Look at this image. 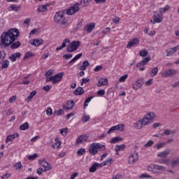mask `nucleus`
I'll return each mask as SVG.
<instances>
[{
    "label": "nucleus",
    "instance_id": "obj_18",
    "mask_svg": "<svg viewBox=\"0 0 179 179\" xmlns=\"http://www.w3.org/2000/svg\"><path fill=\"white\" fill-rule=\"evenodd\" d=\"M171 150L170 149H166L162 152H159L157 156V157H162V159H166L169 155H170Z\"/></svg>",
    "mask_w": 179,
    "mask_h": 179
},
{
    "label": "nucleus",
    "instance_id": "obj_62",
    "mask_svg": "<svg viewBox=\"0 0 179 179\" xmlns=\"http://www.w3.org/2000/svg\"><path fill=\"white\" fill-rule=\"evenodd\" d=\"M96 94H98V96H104V94H106V90H101L97 91Z\"/></svg>",
    "mask_w": 179,
    "mask_h": 179
},
{
    "label": "nucleus",
    "instance_id": "obj_30",
    "mask_svg": "<svg viewBox=\"0 0 179 179\" xmlns=\"http://www.w3.org/2000/svg\"><path fill=\"white\" fill-rule=\"evenodd\" d=\"M113 164V158H108L106 161L101 163V167H104V166H110V164Z\"/></svg>",
    "mask_w": 179,
    "mask_h": 179
},
{
    "label": "nucleus",
    "instance_id": "obj_14",
    "mask_svg": "<svg viewBox=\"0 0 179 179\" xmlns=\"http://www.w3.org/2000/svg\"><path fill=\"white\" fill-rule=\"evenodd\" d=\"M139 158L138 155V152H133L129 155V164H133V163H135V162H138V159Z\"/></svg>",
    "mask_w": 179,
    "mask_h": 179
},
{
    "label": "nucleus",
    "instance_id": "obj_21",
    "mask_svg": "<svg viewBox=\"0 0 179 179\" xmlns=\"http://www.w3.org/2000/svg\"><path fill=\"white\" fill-rule=\"evenodd\" d=\"M150 57H145L144 59H143L141 62H138L136 64L137 68H141V66L147 65V64L150 61Z\"/></svg>",
    "mask_w": 179,
    "mask_h": 179
},
{
    "label": "nucleus",
    "instance_id": "obj_16",
    "mask_svg": "<svg viewBox=\"0 0 179 179\" xmlns=\"http://www.w3.org/2000/svg\"><path fill=\"white\" fill-rule=\"evenodd\" d=\"M138 44H139V38H136L131 39L127 43V48H132V47H135Z\"/></svg>",
    "mask_w": 179,
    "mask_h": 179
},
{
    "label": "nucleus",
    "instance_id": "obj_54",
    "mask_svg": "<svg viewBox=\"0 0 179 179\" xmlns=\"http://www.w3.org/2000/svg\"><path fill=\"white\" fill-rule=\"evenodd\" d=\"M38 156V155H37V154H34V155H29L28 156V157H27V159H28V160H31V161H33V160H34L35 159H37V157Z\"/></svg>",
    "mask_w": 179,
    "mask_h": 179
},
{
    "label": "nucleus",
    "instance_id": "obj_44",
    "mask_svg": "<svg viewBox=\"0 0 179 179\" xmlns=\"http://www.w3.org/2000/svg\"><path fill=\"white\" fill-rule=\"evenodd\" d=\"M61 145H62V142L61 141H57L55 144L52 145V149H58L60 148Z\"/></svg>",
    "mask_w": 179,
    "mask_h": 179
},
{
    "label": "nucleus",
    "instance_id": "obj_59",
    "mask_svg": "<svg viewBox=\"0 0 179 179\" xmlns=\"http://www.w3.org/2000/svg\"><path fill=\"white\" fill-rule=\"evenodd\" d=\"M46 115H48V117H51V115H52V108H48L46 110Z\"/></svg>",
    "mask_w": 179,
    "mask_h": 179
},
{
    "label": "nucleus",
    "instance_id": "obj_19",
    "mask_svg": "<svg viewBox=\"0 0 179 179\" xmlns=\"http://www.w3.org/2000/svg\"><path fill=\"white\" fill-rule=\"evenodd\" d=\"M107 85H108V79L101 78L98 80V87H101V86H107Z\"/></svg>",
    "mask_w": 179,
    "mask_h": 179
},
{
    "label": "nucleus",
    "instance_id": "obj_64",
    "mask_svg": "<svg viewBox=\"0 0 179 179\" xmlns=\"http://www.w3.org/2000/svg\"><path fill=\"white\" fill-rule=\"evenodd\" d=\"M121 177H122V175L119 173H117L115 176H113L112 179H120Z\"/></svg>",
    "mask_w": 179,
    "mask_h": 179
},
{
    "label": "nucleus",
    "instance_id": "obj_51",
    "mask_svg": "<svg viewBox=\"0 0 179 179\" xmlns=\"http://www.w3.org/2000/svg\"><path fill=\"white\" fill-rule=\"evenodd\" d=\"M127 79H128V74H125L122 76H121L119 78V82H120L121 83H122L123 82H125V80H127Z\"/></svg>",
    "mask_w": 179,
    "mask_h": 179
},
{
    "label": "nucleus",
    "instance_id": "obj_43",
    "mask_svg": "<svg viewBox=\"0 0 179 179\" xmlns=\"http://www.w3.org/2000/svg\"><path fill=\"white\" fill-rule=\"evenodd\" d=\"M47 6H39L37 10L39 13H41L43 12H45V10H47Z\"/></svg>",
    "mask_w": 179,
    "mask_h": 179
},
{
    "label": "nucleus",
    "instance_id": "obj_56",
    "mask_svg": "<svg viewBox=\"0 0 179 179\" xmlns=\"http://www.w3.org/2000/svg\"><path fill=\"white\" fill-rule=\"evenodd\" d=\"M162 134H164V135H166V136H169V135H171V134H174V131L173 130L166 129Z\"/></svg>",
    "mask_w": 179,
    "mask_h": 179
},
{
    "label": "nucleus",
    "instance_id": "obj_42",
    "mask_svg": "<svg viewBox=\"0 0 179 179\" xmlns=\"http://www.w3.org/2000/svg\"><path fill=\"white\" fill-rule=\"evenodd\" d=\"M32 57H34V53L29 51L25 53L23 59H29V58H31Z\"/></svg>",
    "mask_w": 179,
    "mask_h": 179
},
{
    "label": "nucleus",
    "instance_id": "obj_40",
    "mask_svg": "<svg viewBox=\"0 0 179 179\" xmlns=\"http://www.w3.org/2000/svg\"><path fill=\"white\" fill-rule=\"evenodd\" d=\"M36 94H37V91L36 90L32 91L30 93L29 96L26 98L25 101H30V100H31V99H33V97L36 96Z\"/></svg>",
    "mask_w": 179,
    "mask_h": 179
},
{
    "label": "nucleus",
    "instance_id": "obj_58",
    "mask_svg": "<svg viewBox=\"0 0 179 179\" xmlns=\"http://www.w3.org/2000/svg\"><path fill=\"white\" fill-rule=\"evenodd\" d=\"M53 73H54V70H52V69L48 70V71L45 73V76L46 79H47L48 78H50V76H51V75H52Z\"/></svg>",
    "mask_w": 179,
    "mask_h": 179
},
{
    "label": "nucleus",
    "instance_id": "obj_1",
    "mask_svg": "<svg viewBox=\"0 0 179 179\" xmlns=\"http://www.w3.org/2000/svg\"><path fill=\"white\" fill-rule=\"evenodd\" d=\"M20 34V32H19V29L15 28H13L6 32H3L1 36V40L3 47H9L11 44L10 48H12V50L19 48L21 43L20 41H16V40H17Z\"/></svg>",
    "mask_w": 179,
    "mask_h": 179
},
{
    "label": "nucleus",
    "instance_id": "obj_61",
    "mask_svg": "<svg viewBox=\"0 0 179 179\" xmlns=\"http://www.w3.org/2000/svg\"><path fill=\"white\" fill-rule=\"evenodd\" d=\"M140 178H152V176L147 173H143L140 176Z\"/></svg>",
    "mask_w": 179,
    "mask_h": 179
},
{
    "label": "nucleus",
    "instance_id": "obj_48",
    "mask_svg": "<svg viewBox=\"0 0 179 179\" xmlns=\"http://www.w3.org/2000/svg\"><path fill=\"white\" fill-rule=\"evenodd\" d=\"M5 57H6V53L5 52V51H0V64H2V61L5 59Z\"/></svg>",
    "mask_w": 179,
    "mask_h": 179
},
{
    "label": "nucleus",
    "instance_id": "obj_53",
    "mask_svg": "<svg viewBox=\"0 0 179 179\" xmlns=\"http://www.w3.org/2000/svg\"><path fill=\"white\" fill-rule=\"evenodd\" d=\"M14 167L16 170H20L23 167V165H22V162H17L14 164Z\"/></svg>",
    "mask_w": 179,
    "mask_h": 179
},
{
    "label": "nucleus",
    "instance_id": "obj_24",
    "mask_svg": "<svg viewBox=\"0 0 179 179\" xmlns=\"http://www.w3.org/2000/svg\"><path fill=\"white\" fill-rule=\"evenodd\" d=\"M84 93L85 90L82 87H77L73 92V94H75V96H82Z\"/></svg>",
    "mask_w": 179,
    "mask_h": 179
},
{
    "label": "nucleus",
    "instance_id": "obj_31",
    "mask_svg": "<svg viewBox=\"0 0 179 179\" xmlns=\"http://www.w3.org/2000/svg\"><path fill=\"white\" fill-rule=\"evenodd\" d=\"M141 121V124L143 126L149 125V124H152V122L148 119L145 116H144L142 119L140 120Z\"/></svg>",
    "mask_w": 179,
    "mask_h": 179
},
{
    "label": "nucleus",
    "instance_id": "obj_22",
    "mask_svg": "<svg viewBox=\"0 0 179 179\" xmlns=\"http://www.w3.org/2000/svg\"><path fill=\"white\" fill-rule=\"evenodd\" d=\"M95 26L96 24L94 22H91L90 24H87L85 27L84 30L87 31V33H92Z\"/></svg>",
    "mask_w": 179,
    "mask_h": 179
},
{
    "label": "nucleus",
    "instance_id": "obj_27",
    "mask_svg": "<svg viewBox=\"0 0 179 179\" xmlns=\"http://www.w3.org/2000/svg\"><path fill=\"white\" fill-rule=\"evenodd\" d=\"M17 136H19V134L17 133L8 136L6 139V143H9V142H12V141H13L15 138H17Z\"/></svg>",
    "mask_w": 179,
    "mask_h": 179
},
{
    "label": "nucleus",
    "instance_id": "obj_28",
    "mask_svg": "<svg viewBox=\"0 0 179 179\" xmlns=\"http://www.w3.org/2000/svg\"><path fill=\"white\" fill-rule=\"evenodd\" d=\"M126 148V145L124 144H122V145H117L115 147V150L116 152V155H118L119 152H122V150H124Z\"/></svg>",
    "mask_w": 179,
    "mask_h": 179
},
{
    "label": "nucleus",
    "instance_id": "obj_39",
    "mask_svg": "<svg viewBox=\"0 0 179 179\" xmlns=\"http://www.w3.org/2000/svg\"><path fill=\"white\" fill-rule=\"evenodd\" d=\"M82 55H83V53L78 54L69 62V64H73V62H76V61H78V59H79L82 57Z\"/></svg>",
    "mask_w": 179,
    "mask_h": 179
},
{
    "label": "nucleus",
    "instance_id": "obj_34",
    "mask_svg": "<svg viewBox=\"0 0 179 179\" xmlns=\"http://www.w3.org/2000/svg\"><path fill=\"white\" fill-rule=\"evenodd\" d=\"M8 10L10 12H12V10H15V12H17L18 10H20V6H17L15 4H13L9 6Z\"/></svg>",
    "mask_w": 179,
    "mask_h": 179
},
{
    "label": "nucleus",
    "instance_id": "obj_7",
    "mask_svg": "<svg viewBox=\"0 0 179 179\" xmlns=\"http://www.w3.org/2000/svg\"><path fill=\"white\" fill-rule=\"evenodd\" d=\"M162 22H163V15L155 11L153 20H151L150 22L155 24V23H162Z\"/></svg>",
    "mask_w": 179,
    "mask_h": 179
},
{
    "label": "nucleus",
    "instance_id": "obj_26",
    "mask_svg": "<svg viewBox=\"0 0 179 179\" xmlns=\"http://www.w3.org/2000/svg\"><path fill=\"white\" fill-rule=\"evenodd\" d=\"M144 117H146L151 122H153V120L156 118V113L155 112H149Z\"/></svg>",
    "mask_w": 179,
    "mask_h": 179
},
{
    "label": "nucleus",
    "instance_id": "obj_63",
    "mask_svg": "<svg viewBox=\"0 0 179 179\" xmlns=\"http://www.w3.org/2000/svg\"><path fill=\"white\" fill-rule=\"evenodd\" d=\"M103 69V66L101 65H99V66H96L94 69V72H100V70Z\"/></svg>",
    "mask_w": 179,
    "mask_h": 179
},
{
    "label": "nucleus",
    "instance_id": "obj_41",
    "mask_svg": "<svg viewBox=\"0 0 179 179\" xmlns=\"http://www.w3.org/2000/svg\"><path fill=\"white\" fill-rule=\"evenodd\" d=\"M159 163L161 164H165L166 166H170V164H171V161L170 160V159H165L161 160Z\"/></svg>",
    "mask_w": 179,
    "mask_h": 179
},
{
    "label": "nucleus",
    "instance_id": "obj_29",
    "mask_svg": "<svg viewBox=\"0 0 179 179\" xmlns=\"http://www.w3.org/2000/svg\"><path fill=\"white\" fill-rule=\"evenodd\" d=\"M17 58H20V52H15L10 56V59L12 62H15Z\"/></svg>",
    "mask_w": 179,
    "mask_h": 179
},
{
    "label": "nucleus",
    "instance_id": "obj_8",
    "mask_svg": "<svg viewBox=\"0 0 179 179\" xmlns=\"http://www.w3.org/2000/svg\"><path fill=\"white\" fill-rule=\"evenodd\" d=\"M78 11H79V3L70 6L66 10V15L72 16V15H75Z\"/></svg>",
    "mask_w": 179,
    "mask_h": 179
},
{
    "label": "nucleus",
    "instance_id": "obj_45",
    "mask_svg": "<svg viewBox=\"0 0 179 179\" xmlns=\"http://www.w3.org/2000/svg\"><path fill=\"white\" fill-rule=\"evenodd\" d=\"M157 73H159V69L157 67L152 69L151 71V77L153 78L156 76Z\"/></svg>",
    "mask_w": 179,
    "mask_h": 179
},
{
    "label": "nucleus",
    "instance_id": "obj_6",
    "mask_svg": "<svg viewBox=\"0 0 179 179\" xmlns=\"http://www.w3.org/2000/svg\"><path fill=\"white\" fill-rule=\"evenodd\" d=\"M79 45H80V42L79 41H73L70 45L67 47L68 52H73V51H76L78 48H79Z\"/></svg>",
    "mask_w": 179,
    "mask_h": 179
},
{
    "label": "nucleus",
    "instance_id": "obj_46",
    "mask_svg": "<svg viewBox=\"0 0 179 179\" xmlns=\"http://www.w3.org/2000/svg\"><path fill=\"white\" fill-rule=\"evenodd\" d=\"M121 141H122V138L114 137L110 140V143H117V142H120Z\"/></svg>",
    "mask_w": 179,
    "mask_h": 179
},
{
    "label": "nucleus",
    "instance_id": "obj_25",
    "mask_svg": "<svg viewBox=\"0 0 179 179\" xmlns=\"http://www.w3.org/2000/svg\"><path fill=\"white\" fill-rule=\"evenodd\" d=\"M70 43H71V41L69 38H65L62 45L56 48V51H59L62 50V48H65V47H66V44H70Z\"/></svg>",
    "mask_w": 179,
    "mask_h": 179
},
{
    "label": "nucleus",
    "instance_id": "obj_3",
    "mask_svg": "<svg viewBox=\"0 0 179 179\" xmlns=\"http://www.w3.org/2000/svg\"><path fill=\"white\" fill-rule=\"evenodd\" d=\"M64 15V11L59 10L56 12L53 17L54 22L55 23L62 24V27H66V26H68V22H66Z\"/></svg>",
    "mask_w": 179,
    "mask_h": 179
},
{
    "label": "nucleus",
    "instance_id": "obj_9",
    "mask_svg": "<svg viewBox=\"0 0 179 179\" xmlns=\"http://www.w3.org/2000/svg\"><path fill=\"white\" fill-rule=\"evenodd\" d=\"M124 129H125V125H124V124H119L117 125L110 127L108 131V134H110L113 131H120V132H124Z\"/></svg>",
    "mask_w": 179,
    "mask_h": 179
},
{
    "label": "nucleus",
    "instance_id": "obj_47",
    "mask_svg": "<svg viewBox=\"0 0 179 179\" xmlns=\"http://www.w3.org/2000/svg\"><path fill=\"white\" fill-rule=\"evenodd\" d=\"M94 96H89L87 99H85L84 103V108H86L89 106V103L90 101H92V99Z\"/></svg>",
    "mask_w": 179,
    "mask_h": 179
},
{
    "label": "nucleus",
    "instance_id": "obj_50",
    "mask_svg": "<svg viewBox=\"0 0 179 179\" xmlns=\"http://www.w3.org/2000/svg\"><path fill=\"white\" fill-rule=\"evenodd\" d=\"M148 54H149V52L147 50H141L139 52V55L141 57H148Z\"/></svg>",
    "mask_w": 179,
    "mask_h": 179
},
{
    "label": "nucleus",
    "instance_id": "obj_57",
    "mask_svg": "<svg viewBox=\"0 0 179 179\" xmlns=\"http://www.w3.org/2000/svg\"><path fill=\"white\" fill-rule=\"evenodd\" d=\"M29 76H27L24 77L22 83H20V85H29V83H30V81H29Z\"/></svg>",
    "mask_w": 179,
    "mask_h": 179
},
{
    "label": "nucleus",
    "instance_id": "obj_2",
    "mask_svg": "<svg viewBox=\"0 0 179 179\" xmlns=\"http://www.w3.org/2000/svg\"><path fill=\"white\" fill-rule=\"evenodd\" d=\"M147 171L152 174H163L164 171H166V166L150 164L147 166Z\"/></svg>",
    "mask_w": 179,
    "mask_h": 179
},
{
    "label": "nucleus",
    "instance_id": "obj_52",
    "mask_svg": "<svg viewBox=\"0 0 179 179\" xmlns=\"http://www.w3.org/2000/svg\"><path fill=\"white\" fill-rule=\"evenodd\" d=\"M59 131H60L61 135H63V136L68 135V128L62 129Z\"/></svg>",
    "mask_w": 179,
    "mask_h": 179
},
{
    "label": "nucleus",
    "instance_id": "obj_15",
    "mask_svg": "<svg viewBox=\"0 0 179 179\" xmlns=\"http://www.w3.org/2000/svg\"><path fill=\"white\" fill-rule=\"evenodd\" d=\"M30 44L31 45H34V47H38L44 44V40H43L42 38L33 39L30 41Z\"/></svg>",
    "mask_w": 179,
    "mask_h": 179
},
{
    "label": "nucleus",
    "instance_id": "obj_36",
    "mask_svg": "<svg viewBox=\"0 0 179 179\" xmlns=\"http://www.w3.org/2000/svg\"><path fill=\"white\" fill-rule=\"evenodd\" d=\"M29 128V122H26L24 124H21L20 127V129L21 131H27V129Z\"/></svg>",
    "mask_w": 179,
    "mask_h": 179
},
{
    "label": "nucleus",
    "instance_id": "obj_49",
    "mask_svg": "<svg viewBox=\"0 0 179 179\" xmlns=\"http://www.w3.org/2000/svg\"><path fill=\"white\" fill-rule=\"evenodd\" d=\"M85 153H86V150H85V148H80L77 151L78 156H83Z\"/></svg>",
    "mask_w": 179,
    "mask_h": 179
},
{
    "label": "nucleus",
    "instance_id": "obj_4",
    "mask_svg": "<svg viewBox=\"0 0 179 179\" xmlns=\"http://www.w3.org/2000/svg\"><path fill=\"white\" fill-rule=\"evenodd\" d=\"M99 149H101V150H106V145H103L99 143H93L90 145L89 152L92 156H94V155L99 153Z\"/></svg>",
    "mask_w": 179,
    "mask_h": 179
},
{
    "label": "nucleus",
    "instance_id": "obj_10",
    "mask_svg": "<svg viewBox=\"0 0 179 179\" xmlns=\"http://www.w3.org/2000/svg\"><path fill=\"white\" fill-rule=\"evenodd\" d=\"M174 75H177V70L168 69L162 73V76L164 78H171L174 76Z\"/></svg>",
    "mask_w": 179,
    "mask_h": 179
},
{
    "label": "nucleus",
    "instance_id": "obj_20",
    "mask_svg": "<svg viewBox=\"0 0 179 179\" xmlns=\"http://www.w3.org/2000/svg\"><path fill=\"white\" fill-rule=\"evenodd\" d=\"M101 168L102 167H101V164L95 162L90 168V173H96V171H97V169H101Z\"/></svg>",
    "mask_w": 179,
    "mask_h": 179
},
{
    "label": "nucleus",
    "instance_id": "obj_55",
    "mask_svg": "<svg viewBox=\"0 0 179 179\" xmlns=\"http://www.w3.org/2000/svg\"><path fill=\"white\" fill-rule=\"evenodd\" d=\"M89 120H90V116L89 115H84V116L83 117V119H82V122L85 124V123L87 122V121H89Z\"/></svg>",
    "mask_w": 179,
    "mask_h": 179
},
{
    "label": "nucleus",
    "instance_id": "obj_60",
    "mask_svg": "<svg viewBox=\"0 0 179 179\" xmlns=\"http://www.w3.org/2000/svg\"><path fill=\"white\" fill-rule=\"evenodd\" d=\"M153 143H155V142H153L152 140H150L147 142V143L145 144V148H150Z\"/></svg>",
    "mask_w": 179,
    "mask_h": 179
},
{
    "label": "nucleus",
    "instance_id": "obj_23",
    "mask_svg": "<svg viewBox=\"0 0 179 179\" xmlns=\"http://www.w3.org/2000/svg\"><path fill=\"white\" fill-rule=\"evenodd\" d=\"M89 139V136L87 134H83L80 136L76 141L77 143H82L83 142H86Z\"/></svg>",
    "mask_w": 179,
    "mask_h": 179
},
{
    "label": "nucleus",
    "instance_id": "obj_11",
    "mask_svg": "<svg viewBox=\"0 0 179 179\" xmlns=\"http://www.w3.org/2000/svg\"><path fill=\"white\" fill-rule=\"evenodd\" d=\"M144 79L143 78H138L136 80V82L133 84V89L134 90H138L141 89L142 86H143Z\"/></svg>",
    "mask_w": 179,
    "mask_h": 179
},
{
    "label": "nucleus",
    "instance_id": "obj_5",
    "mask_svg": "<svg viewBox=\"0 0 179 179\" xmlns=\"http://www.w3.org/2000/svg\"><path fill=\"white\" fill-rule=\"evenodd\" d=\"M64 75H65L64 72L58 73L53 76L48 77L45 82H51L52 85H57V83H59L62 80Z\"/></svg>",
    "mask_w": 179,
    "mask_h": 179
},
{
    "label": "nucleus",
    "instance_id": "obj_17",
    "mask_svg": "<svg viewBox=\"0 0 179 179\" xmlns=\"http://www.w3.org/2000/svg\"><path fill=\"white\" fill-rule=\"evenodd\" d=\"M73 106H75V101L71 99L68 101L66 104L63 105V108L64 110H72Z\"/></svg>",
    "mask_w": 179,
    "mask_h": 179
},
{
    "label": "nucleus",
    "instance_id": "obj_37",
    "mask_svg": "<svg viewBox=\"0 0 179 179\" xmlns=\"http://www.w3.org/2000/svg\"><path fill=\"white\" fill-rule=\"evenodd\" d=\"M178 164H179V157L174 158L171 162V167H176V166H178Z\"/></svg>",
    "mask_w": 179,
    "mask_h": 179
},
{
    "label": "nucleus",
    "instance_id": "obj_32",
    "mask_svg": "<svg viewBox=\"0 0 179 179\" xmlns=\"http://www.w3.org/2000/svg\"><path fill=\"white\" fill-rule=\"evenodd\" d=\"M87 66H90V63L87 60L83 62L82 66L80 67V71H86Z\"/></svg>",
    "mask_w": 179,
    "mask_h": 179
},
{
    "label": "nucleus",
    "instance_id": "obj_13",
    "mask_svg": "<svg viewBox=\"0 0 179 179\" xmlns=\"http://www.w3.org/2000/svg\"><path fill=\"white\" fill-rule=\"evenodd\" d=\"M178 50H179V45L176 47L167 49L166 50L167 57H171V56L174 55V54H176L178 51Z\"/></svg>",
    "mask_w": 179,
    "mask_h": 179
},
{
    "label": "nucleus",
    "instance_id": "obj_12",
    "mask_svg": "<svg viewBox=\"0 0 179 179\" xmlns=\"http://www.w3.org/2000/svg\"><path fill=\"white\" fill-rule=\"evenodd\" d=\"M39 164H41V167H43V171H48L49 170H51V164L46 162L45 159L39 160Z\"/></svg>",
    "mask_w": 179,
    "mask_h": 179
},
{
    "label": "nucleus",
    "instance_id": "obj_35",
    "mask_svg": "<svg viewBox=\"0 0 179 179\" xmlns=\"http://www.w3.org/2000/svg\"><path fill=\"white\" fill-rule=\"evenodd\" d=\"M169 9H170V6L166 5V6H165L164 7L160 8L159 9V13H162V14L163 15V13H166V12L169 11Z\"/></svg>",
    "mask_w": 179,
    "mask_h": 179
},
{
    "label": "nucleus",
    "instance_id": "obj_33",
    "mask_svg": "<svg viewBox=\"0 0 179 179\" xmlns=\"http://www.w3.org/2000/svg\"><path fill=\"white\" fill-rule=\"evenodd\" d=\"M134 127L136 129H142V127H143V124H142L141 120H139L134 123Z\"/></svg>",
    "mask_w": 179,
    "mask_h": 179
},
{
    "label": "nucleus",
    "instance_id": "obj_38",
    "mask_svg": "<svg viewBox=\"0 0 179 179\" xmlns=\"http://www.w3.org/2000/svg\"><path fill=\"white\" fill-rule=\"evenodd\" d=\"M9 60L3 61L1 69H8V68L9 67Z\"/></svg>",
    "mask_w": 179,
    "mask_h": 179
}]
</instances>
